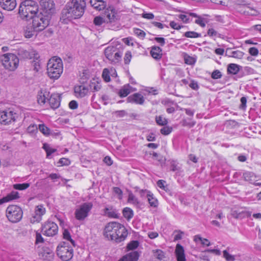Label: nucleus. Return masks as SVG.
Returning a JSON list of instances; mask_svg holds the SVG:
<instances>
[{"mask_svg":"<svg viewBox=\"0 0 261 261\" xmlns=\"http://www.w3.org/2000/svg\"><path fill=\"white\" fill-rule=\"evenodd\" d=\"M105 55L106 57L112 63L116 64L120 61L122 53L121 51L118 50L116 47L109 46L105 49Z\"/></svg>","mask_w":261,"mask_h":261,"instance_id":"obj_8","label":"nucleus"},{"mask_svg":"<svg viewBox=\"0 0 261 261\" xmlns=\"http://www.w3.org/2000/svg\"><path fill=\"white\" fill-rule=\"evenodd\" d=\"M6 215L10 222L16 223L21 220L23 211L20 207L16 205H10L6 209Z\"/></svg>","mask_w":261,"mask_h":261,"instance_id":"obj_6","label":"nucleus"},{"mask_svg":"<svg viewBox=\"0 0 261 261\" xmlns=\"http://www.w3.org/2000/svg\"><path fill=\"white\" fill-rule=\"evenodd\" d=\"M207 35L210 37H221V35L218 33L215 30H214L213 28H210L207 31Z\"/></svg>","mask_w":261,"mask_h":261,"instance_id":"obj_47","label":"nucleus"},{"mask_svg":"<svg viewBox=\"0 0 261 261\" xmlns=\"http://www.w3.org/2000/svg\"><path fill=\"white\" fill-rule=\"evenodd\" d=\"M17 114L10 109L0 111V123L8 125L16 121Z\"/></svg>","mask_w":261,"mask_h":261,"instance_id":"obj_9","label":"nucleus"},{"mask_svg":"<svg viewBox=\"0 0 261 261\" xmlns=\"http://www.w3.org/2000/svg\"><path fill=\"white\" fill-rule=\"evenodd\" d=\"M105 19L107 23H112L117 20L116 13L114 9H108L105 11Z\"/></svg>","mask_w":261,"mask_h":261,"instance_id":"obj_22","label":"nucleus"},{"mask_svg":"<svg viewBox=\"0 0 261 261\" xmlns=\"http://www.w3.org/2000/svg\"><path fill=\"white\" fill-rule=\"evenodd\" d=\"M39 256L43 260L51 261L54 258V253L51 250L47 248L41 252Z\"/></svg>","mask_w":261,"mask_h":261,"instance_id":"obj_26","label":"nucleus"},{"mask_svg":"<svg viewBox=\"0 0 261 261\" xmlns=\"http://www.w3.org/2000/svg\"><path fill=\"white\" fill-rule=\"evenodd\" d=\"M37 3L32 0H25L20 4L19 14L21 18L27 20L32 19L39 12Z\"/></svg>","mask_w":261,"mask_h":261,"instance_id":"obj_2","label":"nucleus"},{"mask_svg":"<svg viewBox=\"0 0 261 261\" xmlns=\"http://www.w3.org/2000/svg\"><path fill=\"white\" fill-rule=\"evenodd\" d=\"M133 32H134V33L137 36H138V37H139L141 39H143L145 37V35H146L145 33L143 31H142L139 29L134 28Z\"/></svg>","mask_w":261,"mask_h":261,"instance_id":"obj_45","label":"nucleus"},{"mask_svg":"<svg viewBox=\"0 0 261 261\" xmlns=\"http://www.w3.org/2000/svg\"><path fill=\"white\" fill-rule=\"evenodd\" d=\"M131 59H132L131 52L129 51H127L125 54V56L124 58V61L125 64H128L130 62Z\"/></svg>","mask_w":261,"mask_h":261,"instance_id":"obj_56","label":"nucleus"},{"mask_svg":"<svg viewBox=\"0 0 261 261\" xmlns=\"http://www.w3.org/2000/svg\"><path fill=\"white\" fill-rule=\"evenodd\" d=\"M122 213L123 216L127 219V220H129L134 216L133 211L129 207H125L123 210Z\"/></svg>","mask_w":261,"mask_h":261,"instance_id":"obj_36","label":"nucleus"},{"mask_svg":"<svg viewBox=\"0 0 261 261\" xmlns=\"http://www.w3.org/2000/svg\"><path fill=\"white\" fill-rule=\"evenodd\" d=\"M128 202L134 204L138 203L137 198L132 192H129L128 194Z\"/></svg>","mask_w":261,"mask_h":261,"instance_id":"obj_54","label":"nucleus"},{"mask_svg":"<svg viewBox=\"0 0 261 261\" xmlns=\"http://www.w3.org/2000/svg\"><path fill=\"white\" fill-rule=\"evenodd\" d=\"M89 89L84 85H77L74 87V92L76 97H83L88 93Z\"/></svg>","mask_w":261,"mask_h":261,"instance_id":"obj_21","label":"nucleus"},{"mask_svg":"<svg viewBox=\"0 0 261 261\" xmlns=\"http://www.w3.org/2000/svg\"><path fill=\"white\" fill-rule=\"evenodd\" d=\"M89 86L90 89L93 92L98 91L101 87L100 83L94 79L90 82Z\"/></svg>","mask_w":261,"mask_h":261,"instance_id":"obj_34","label":"nucleus"},{"mask_svg":"<svg viewBox=\"0 0 261 261\" xmlns=\"http://www.w3.org/2000/svg\"><path fill=\"white\" fill-rule=\"evenodd\" d=\"M32 19V24L34 26V28L41 32L49 25L50 18L49 15H45L43 13L39 12Z\"/></svg>","mask_w":261,"mask_h":261,"instance_id":"obj_7","label":"nucleus"},{"mask_svg":"<svg viewBox=\"0 0 261 261\" xmlns=\"http://www.w3.org/2000/svg\"><path fill=\"white\" fill-rule=\"evenodd\" d=\"M172 130V128L171 127L166 126L162 128L160 130V132L162 135H168L171 133Z\"/></svg>","mask_w":261,"mask_h":261,"instance_id":"obj_50","label":"nucleus"},{"mask_svg":"<svg viewBox=\"0 0 261 261\" xmlns=\"http://www.w3.org/2000/svg\"><path fill=\"white\" fill-rule=\"evenodd\" d=\"M63 235V238L64 239L66 240L67 241H69L71 243V244L72 245V246H75V242L74 240H73L71 239L70 234L68 230H67V229L64 230Z\"/></svg>","mask_w":261,"mask_h":261,"instance_id":"obj_38","label":"nucleus"},{"mask_svg":"<svg viewBox=\"0 0 261 261\" xmlns=\"http://www.w3.org/2000/svg\"><path fill=\"white\" fill-rule=\"evenodd\" d=\"M40 5L42 9L39 12L45 15H49L51 18V15L55 12V4L53 0H41Z\"/></svg>","mask_w":261,"mask_h":261,"instance_id":"obj_13","label":"nucleus"},{"mask_svg":"<svg viewBox=\"0 0 261 261\" xmlns=\"http://www.w3.org/2000/svg\"><path fill=\"white\" fill-rule=\"evenodd\" d=\"M45 213V208L42 205H38L35 208L34 214L31 218V222L34 223L39 222L42 219V216Z\"/></svg>","mask_w":261,"mask_h":261,"instance_id":"obj_14","label":"nucleus"},{"mask_svg":"<svg viewBox=\"0 0 261 261\" xmlns=\"http://www.w3.org/2000/svg\"><path fill=\"white\" fill-rule=\"evenodd\" d=\"M0 6L4 10L12 11L16 6V0H0Z\"/></svg>","mask_w":261,"mask_h":261,"instance_id":"obj_18","label":"nucleus"},{"mask_svg":"<svg viewBox=\"0 0 261 261\" xmlns=\"http://www.w3.org/2000/svg\"><path fill=\"white\" fill-rule=\"evenodd\" d=\"M155 121L158 125L161 126H165L168 123L167 120L161 116H156Z\"/></svg>","mask_w":261,"mask_h":261,"instance_id":"obj_40","label":"nucleus"},{"mask_svg":"<svg viewBox=\"0 0 261 261\" xmlns=\"http://www.w3.org/2000/svg\"><path fill=\"white\" fill-rule=\"evenodd\" d=\"M139 243L138 241H133L128 244L127 248L128 250H133L136 249L139 246Z\"/></svg>","mask_w":261,"mask_h":261,"instance_id":"obj_49","label":"nucleus"},{"mask_svg":"<svg viewBox=\"0 0 261 261\" xmlns=\"http://www.w3.org/2000/svg\"><path fill=\"white\" fill-rule=\"evenodd\" d=\"M231 215L236 219H242L244 217V212H238L236 211H232Z\"/></svg>","mask_w":261,"mask_h":261,"instance_id":"obj_53","label":"nucleus"},{"mask_svg":"<svg viewBox=\"0 0 261 261\" xmlns=\"http://www.w3.org/2000/svg\"><path fill=\"white\" fill-rule=\"evenodd\" d=\"M86 6L85 0H72L62 10L60 21L62 23H68L72 19L80 18L84 13Z\"/></svg>","mask_w":261,"mask_h":261,"instance_id":"obj_1","label":"nucleus"},{"mask_svg":"<svg viewBox=\"0 0 261 261\" xmlns=\"http://www.w3.org/2000/svg\"><path fill=\"white\" fill-rule=\"evenodd\" d=\"M249 53L253 56H256L258 54V50L256 47H252L249 49Z\"/></svg>","mask_w":261,"mask_h":261,"instance_id":"obj_62","label":"nucleus"},{"mask_svg":"<svg viewBox=\"0 0 261 261\" xmlns=\"http://www.w3.org/2000/svg\"><path fill=\"white\" fill-rule=\"evenodd\" d=\"M201 34L194 31H188L184 34V36L187 38H198L201 37Z\"/></svg>","mask_w":261,"mask_h":261,"instance_id":"obj_41","label":"nucleus"},{"mask_svg":"<svg viewBox=\"0 0 261 261\" xmlns=\"http://www.w3.org/2000/svg\"><path fill=\"white\" fill-rule=\"evenodd\" d=\"M139 254L137 251H132L127 253L119 261H138Z\"/></svg>","mask_w":261,"mask_h":261,"instance_id":"obj_25","label":"nucleus"},{"mask_svg":"<svg viewBox=\"0 0 261 261\" xmlns=\"http://www.w3.org/2000/svg\"><path fill=\"white\" fill-rule=\"evenodd\" d=\"M40 31L34 28L32 23L27 25L24 30V35L27 38H31L34 36H36L37 33Z\"/></svg>","mask_w":261,"mask_h":261,"instance_id":"obj_19","label":"nucleus"},{"mask_svg":"<svg viewBox=\"0 0 261 261\" xmlns=\"http://www.w3.org/2000/svg\"><path fill=\"white\" fill-rule=\"evenodd\" d=\"M142 17L144 18L150 20L153 19L154 16L153 14L152 13L144 12L142 14Z\"/></svg>","mask_w":261,"mask_h":261,"instance_id":"obj_59","label":"nucleus"},{"mask_svg":"<svg viewBox=\"0 0 261 261\" xmlns=\"http://www.w3.org/2000/svg\"><path fill=\"white\" fill-rule=\"evenodd\" d=\"M118 228H119L117 230V232H116L117 234V235H116V239L113 240L118 243L124 240L128 234L127 230L123 225L120 223V226Z\"/></svg>","mask_w":261,"mask_h":261,"instance_id":"obj_15","label":"nucleus"},{"mask_svg":"<svg viewBox=\"0 0 261 261\" xmlns=\"http://www.w3.org/2000/svg\"><path fill=\"white\" fill-rule=\"evenodd\" d=\"M63 63L61 58L54 57L50 59L47 65V72L50 79H58L63 72Z\"/></svg>","mask_w":261,"mask_h":261,"instance_id":"obj_3","label":"nucleus"},{"mask_svg":"<svg viewBox=\"0 0 261 261\" xmlns=\"http://www.w3.org/2000/svg\"><path fill=\"white\" fill-rule=\"evenodd\" d=\"M102 77L106 82H109L110 81V72L107 68H105L103 70Z\"/></svg>","mask_w":261,"mask_h":261,"instance_id":"obj_48","label":"nucleus"},{"mask_svg":"<svg viewBox=\"0 0 261 261\" xmlns=\"http://www.w3.org/2000/svg\"><path fill=\"white\" fill-rule=\"evenodd\" d=\"M58 231V227L56 223L51 221H47L42 226L41 231L44 235L53 237L56 235Z\"/></svg>","mask_w":261,"mask_h":261,"instance_id":"obj_12","label":"nucleus"},{"mask_svg":"<svg viewBox=\"0 0 261 261\" xmlns=\"http://www.w3.org/2000/svg\"><path fill=\"white\" fill-rule=\"evenodd\" d=\"M211 77L213 79H220L222 77L221 72L219 70H215L212 72Z\"/></svg>","mask_w":261,"mask_h":261,"instance_id":"obj_55","label":"nucleus"},{"mask_svg":"<svg viewBox=\"0 0 261 261\" xmlns=\"http://www.w3.org/2000/svg\"><path fill=\"white\" fill-rule=\"evenodd\" d=\"M185 61L187 64L193 65L195 63L196 60L193 57L188 56L185 58Z\"/></svg>","mask_w":261,"mask_h":261,"instance_id":"obj_57","label":"nucleus"},{"mask_svg":"<svg viewBox=\"0 0 261 261\" xmlns=\"http://www.w3.org/2000/svg\"><path fill=\"white\" fill-rule=\"evenodd\" d=\"M147 198L150 206L153 207H156L158 206V201L156 198L154 197L153 194L151 192H148Z\"/></svg>","mask_w":261,"mask_h":261,"instance_id":"obj_33","label":"nucleus"},{"mask_svg":"<svg viewBox=\"0 0 261 261\" xmlns=\"http://www.w3.org/2000/svg\"><path fill=\"white\" fill-rule=\"evenodd\" d=\"M90 4L94 9L100 11L106 7V3L103 0H90Z\"/></svg>","mask_w":261,"mask_h":261,"instance_id":"obj_24","label":"nucleus"},{"mask_svg":"<svg viewBox=\"0 0 261 261\" xmlns=\"http://www.w3.org/2000/svg\"><path fill=\"white\" fill-rule=\"evenodd\" d=\"M93 207L91 202H86L80 206V207L76 209L75 212V218L78 220H83L86 218L89 212Z\"/></svg>","mask_w":261,"mask_h":261,"instance_id":"obj_10","label":"nucleus"},{"mask_svg":"<svg viewBox=\"0 0 261 261\" xmlns=\"http://www.w3.org/2000/svg\"><path fill=\"white\" fill-rule=\"evenodd\" d=\"M241 68L242 66L234 63H230L227 66V71L228 74H237Z\"/></svg>","mask_w":261,"mask_h":261,"instance_id":"obj_29","label":"nucleus"},{"mask_svg":"<svg viewBox=\"0 0 261 261\" xmlns=\"http://www.w3.org/2000/svg\"><path fill=\"white\" fill-rule=\"evenodd\" d=\"M46 153V156L47 158H50V155L56 152L57 149L51 148L49 144L44 143L42 147Z\"/></svg>","mask_w":261,"mask_h":261,"instance_id":"obj_35","label":"nucleus"},{"mask_svg":"<svg viewBox=\"0 0 261 261\" xmlns=\"http://www.w3.org/2000/svg\"><path fill=\"white\" fill-rule=\"evenodd\" d=\"M49 97V92L45 90H40L37 95V101L40 105H44L47 101Z\"/></svg>","mask_w":261,"mask_h":261,"instance_id":"obj_20","label":"nucleus"},{"mask_svg":"<svg viewBox=\"0 0 261 261\" xmlns=\"http://www.w3.org/2000/svg\"><path fill=\"white\" fill-rule=\"evenodd\" d=\"M57 254L63 261H68L73 257V250L68 242H62L57 248Z\"/></svg>","mask_w":261,"mask_h":261,"instance_id":"obj_5","label":"nucleus"},{"mask_svg":"<svg viewBox=\"0 0 261 261\" xmlns=\"http://www.w3.org/2000/svg\"><path fill=\"white\" fill-rule=\"evenodd\" d=\"M38 128L44 135L48 136L50 134V129L44 124H40L38 125Z\"/></svg>","mask_w":261,"mask_h":261,"instance_id":"obj_37","label":"nucleus"},{"mask_svg":"<svg viewBox=\"0 0 261 261\" xmlns=\"http://www.w3.org/2000/svg\"><path fill=\"white\" fill-rule=\"evenodd\" d=\"M170 26L173 29L178 30L180 29L181 28L183 27V26L180 25L175 22L174 21H172L170 22Z\"/></svg>","mask_w":261,"mask_h":261,"instance_id":"obj_60","label":"nucleus"},{"mask_svg":"<svg viewBox=\"0 0 261 261\" xmlns=\"http://www.w3.org/2000/svg\"><path fill=\"white\" fill-rule=\"evenodd\" d=\"M30 186L29 183L16 184L13 185V188L16 190H23L28 188Z\"/></svg>","mask_w":261,"mask_h":261,"instance_id":"obj_39","label":"nucleus"},{"mask_svg":"<svg viewBox=\"0 0 261 261\" xmlns=\"http://www.w3.org/2000/svg\"><path fill=\"white\" fill-rule=\"evenodd\" d=\"M151 56L155 59H159L162 57V49L159 46H153L150 51Z\"/></svg>","mask_w":261,"mask_h":261,"instance_id":"obj_31","label":"nucleus"},{"mask_svg":"<svg viewBox=\"0 0 261 261\" xmlns=\"http://www.w3.org/2000/svg\"><path fill=\"white\" fill-rule=\"evenodd\" d=\"M135 90V88H133L129 84H126L124 85L123 87L119 90V95L121 97H126L130 93L131 91H134Z\"/></svg>","mask_w":261,"mask_h":261,"instance_id":"obj_27","label":"nucleus"},{"mask_svg":"<svg viewBox=\"0 0 261 261\" xmlns=\"http://www.w3.org/2000/svg\"><path fill=\"white\" fill-rule=\"evenodd\" d=\"M151 252L152 256L159 260H163L165 258V252L161 249H153Z\"/></svg>","mask_w":261,"mask_h":261,"instance_id":"obj_30","label":"nucleus"},{"mask_svg":"<svg viewBox=\"0 0 261 261\" xmlns=\"http://www.w3.org/2000/svg\"><path fill=\"white\" fill-rule=\"evenodd\" d=\"M144 101L143 96L139 93L133 94L127 98V101L128 102L135 103L137 105H143Z\"/></svg>","mask_w":261,"mask_h":261,"instance_id":"obj_17","label":"nucleus"},{"mask_svg":"<svg viewBox=\"0 0 261 261\" xmlns=\"http://www.w3.org/2000/svg\"><path fill=\"white\" fill-rule=\"evenodd\" d=\"M113 192L115 194L118 195L119 199H122V191L119 187H114Z\"/></svg>","mask_w":261,"mask_h":261,"instance_id":"obj_58","label":"nucleus"},{"mask_svg":"<svg viewBox=\"0 0 261 261\" xmlns=\"http://www.w3.org/2000/svg\"><path fill=\"white\" fill-rule=\"evenodd\" d=\"M70 163V160L67 158H64L60 159L58 162L57 163L58 166L69 165Z\"/></svg>","mask_w":261,"mask_h":261,"instance_id":"obj_52","label":"nucleus"},{"mask_svg":"<svg viewBox=\"0 0 261 261\" xmlns=\"http://www.w3.org/2000/svg\"><path fill=\"white\" fill-rule=\"evenodd\" d=\"M171 170L172 171H178L180 168L178 166L177 164L174 161L171 162Z\"/></svg>","mask_w":261,"mask_h":261,"instance_id":"obj_63","label":"nucleus"},{"mask_svg":"<svg viewBox=\"0 0 261 261\" xmlns=\"http://www.w3.org/2000/svg\"><path fill=\"white\" fill-rule=\"evenodd\" d=\"M245 180L253 183L256 180L257 176L251 172H245L243 175Z\"/></svg>","mask_w":261,"mask_h":261,"instance_id":"obj_32","label":"nucleus"},{"mask_svg":"<svg viewBox=\"0 0 261 261\" xmlns=\"http://www.w3.org/2000/svg\"><path fill=\"white\" fill-rule=\"evenodd\" d=\"M44 241V239L42 238L41 234L40 233L36 232V243L39 244L43 243Z\"/></svg>","mask_w":261,"mask_h":261,"instance_id":"obj_64","label":"nucleus"},{"mask_svg":"<svg viewBox=\"0 0 261 261\" xmlns=\"http://www.w3.org/2000/svg\"><path fill=\"white\" fill-rule=\"evenodd\" d=\"M244 53L240 50L232 51L229 55L230 57L237 59H242L244 56Z\"/></svg>","mask_w":261,"mask_h":261,"instance_id":"obj_42","label":"nucleus"},{"mask_svg":"<svg viewBox=\"0 0 261 261\" xmlns=\"http://www.w3.org/2000/svg\"><path fill=\"white\" fill-rule=\"evenodd\" d=\"M175 252L177 261H186L185 250L181 245L179 244L176 245Z\"/></svg>","mask_w":261,"mask_h":261,"instance_id":"obj_23","label":"nucleus"},{"mask_svg":"<svg viewBox=\"0 0 261 261\" xmlns=\"http://www.w3.org/2000/svg\"><path fill=\"white\" fill-rule=\"evenodd\" d=\"M48 102L51 109H56L59 108L60 105V96L58 93L52 94L49 96Z\"/></svg>","mask_w":261,"mask_h":261,"instance_id":"obj_16","label":"nucleus"},{"mask_svg":"<svg viewBox=\"0 0 261 261\" xmlns=\"http://www.w3.org/2000/svg\"><path fill=\"white\" fill-rule=\"evenodd\" d=\"M120 223L116 222H111L108 223L104 229V235L108 239L113 240L116 239V232H117Z\"/></svg>","mask_w":261,"mask_h":261,"instance_id":"obj_11","label":"nucleus"},{"mask_svg":"<svg viewBox=\"0 0 261 261\" xmlns=\"http://www.w3.org/2000/svg\"><path fill=\"white\" fill-rule=\"evenodd\" d=\"M94 23L96 25H101L103 23L106 22L105 19L101 16H96L93 20Z\"/></svg>","mask_w":261,"mask_h":261,"instance_id":"obj_51","label":"nucleus"},{"mask_svg":"<svg viewBox=\"0 0 261 261\" xmlns=\"http://www.w3.org/2000/svg\"><path fill=\"white\" fill-rule=\"evenodd\" d=\"M241 104L240 106V108L242 110H245L246 108L247 99L245 97H241L240 99Z\"/></svg>","mask_w":261,"mask_h":261,"instance_id":"obj_61","label":"nucleus"},{"mask_svg":"<svg viewBox=\"0 0 261 261\" xmlns=\"http://www.w3.org/2000/svg\"><path fill=\"white\" fill-rule=\"evenodd\" d=\"M0 60L4 67L10 71L15 70L18 66L19 59L13 54H4L1 56Z\"/></svg>","mask_w":261,"mask_h":261,"instance_id":"obj_4","label":"nucleus"},{"mask_svg":"<svg viewBox=\"0 0 261 261\" xmlns=\"http://www.w3.org/2000/svg\"><path fill=\"white\" fill-rule=\"evenodd\" d=\"M244 13L248 15L252 16L256 15L257 14V12L255 9L249 6L245 8Z\"/></svg>","mask_w":261,"mask_h":261,"instance_id":"obj_43","label":"nucleus"},{"mask_svg":"<svg viewBox=\"0 0 261 261\" xmlns=\"http://www.w3.org/2000/svg\"><path fill=\"white\" fill-rule=\"evenodd\" d=\"M6 196L9 201L16 199L19 197V193L16 191H12L8 194Z\"/></svg>","mask_w":261,"mask_h":261,"instance_id":"obj_44","label":"nucleus"},{"mask_svg":"<svg viewBox=\"0 0 261 261\" xmlns=\"http://www.w3.org/2000/svg\"><path fill=\"white\" fill-rule=\"evenodd\" d=\"M105 215L111 218H118L119 217L118 214L116 209L112 207H106L104 210Z\"/></svg>","mask_w":261,"mask_h":261,"instance_id":"obj_28","label":"nucleus"},{"mask_svg":"<svg viewBox=\"0 0 261 261\" xmlns=\"http://www.w3.org/2000/svg\"><path fill=\"white\" fill-rule=\"evenodd\" d=\"M223 257L225 258L226 261H234L235 256L230 254L227 250L223 251Z\"/></svg>","mask_w":261,"mask_h":261,"instance_id":"obj_46","label":"nucleus"}]
</instances>
